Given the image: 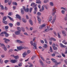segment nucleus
I'll list each match as a JSON object with an SVG mask.
<instances>
[{"instance_id":"41","label":"nucleus","mask_w":67,"mask_h":67,"mask_svg":"<svg viewBox=\"0 0 67 67\" xmlns=\"http://www.w3.org/2000/svg\"><path fill=\"white\" fill-rule=\"evenodd\" d=\"M61 12L63 14H65V11L63 10H61Z\"/></svg>"},{"instance_id":"23","label":"nucleus","mask_w":67,"mask_h":67,"mask_svg":"<svg viewBox=\"0 0 67 67\" xmlns=\"http://www.w3.org/2000/svg\"><path fill=\"white\" fill-rule=\"evenodd\" d=\"M55 21L56 20L55 19H53L52 20V21L51 22V23H52V24H54V23H55Z\"/></svg>"},{"instance_id":"53","label":"nucleus","mask_w":67,"mask_h":67,"mask_svg":"<svg viewBox=\"0 0 67 67\" xmlns=\"http://www.w3.org/2000/svg\"><path fill=\"white\" fill-rule=\"evenodd\" d=\"M32 8H30V10H29V12L31 13V11H32Z\"/></svg>"},{"instance_id":"22","label":"nucleus","mask_w":67,"mask_h":67,"mask_svg":"<svg viewBox=\"0 0 67 67\" xmlns=\"http://www.w3.org/2000/svg\"><path fill=\"white\" fill-rule=\"evenodd\" d=\"M49 4L51 7H53L54 6V4L53 3V2H50Z\"/></svg>"},{"instance_id":"64","label":"nucleus","mask_w":67,"mask_h":67,"mask_svg":"<svg viewBox=\"0 0 67 67\" xmlns=\"http://www.w3.org/2000/svg\"><path fill=\"white\" fill-rule=\"evenodd\" d=\"M58 66L57 64H55L52 67H57Z\"/></svg>"},{"instance_id":"57","label":"nucleus","mask_w":67,"mask_h":67,"mask_svg":"<svg viewBox=\"0 0 67 67\" xmlns=\"http://www.w3.org/2000/svg\"><path fill=\"white\" fill-rule=\"evenodd\" d=\"M40 58H41V59H42V60H43V61H45V60H44V58L42 56L40 57Z\"/></svg>"},{"instance_id":"30","label":"nucleus","mask_w":67,"mask_h":67,"mask_svg":"<svg viewBox=\"0 0 67 67\" xmlns=\"http://www.w3.org/2000/svg\"><path fill=\"white\" fill-rule=\"evenodd\" d=\"M21 30L23 32H25V29L23 27L21 28Z\"/></svg>"},{"instance_id":"26","label":"nucleus","mask_w":67,"mask_h":67,"mask_svg":"<svg viewBox=\"0 0 67 67\" xmlns=\"http://www.w3.org/2000/svg\"><path fill=\"white\" fill-rule=\"evenodd\" d=\"M29 22H30L31 25H33V22L30 19L29 20Z\"/></svg>"},{"instance_id":"16","label":"nucleus","mask_w":67,"mask_h":67,"mask_svg":"<svg viewBox=\"0 0 67 67\" xmlns=\"http://www.w3.org/2000/svg\"><path fill=\"white\" fill-rule=\"evenodd\" d=\"M50 41H56V39L53 37H51L50 38Z\"/></svg>"},{"instance_id":"1","label":"nucleus","mask_w":67,"mask_h":67,"mask_svg":"<svg viewBox=\"0 0 67 67\" xmlns=\"http://www.w3.org/2000/svg\"><path fill=\"white\" fill-rule=\"evenodd\" d=\"M17 48L18 50L19 51H21L22 49H26V47L24 46V47L22 46H20L19 47H17Z\"/></svg>"},{"instance_id":"8","label":"nucleus","mask_w":67,"mask_h":67,"mask_svg":"<svg viewBox=\"0 0 67 67\" xmlns=\"http://www.w3.org/2000/svg\"><path fill=\"white\" fill-rule=\"evenodd\" d=\"M26 55H27L26 52H24L22 54L24 58L25 57V56H26Z\"/></svg>"},{"instance_id":"17","label":"nucleus","mask_w":67,"mask_h":67,"mask_svg":"<svg viewBox=\"0 0 67 67\" xmlns=\"http://www.w3.org/2000/svg\"><path fill=\"white\" fill-rule=\"evenodd\" d=\"M60 45L61 47H66V46H64L63 44L62 43H60Z\"/></svg>"},{"instance_id":"55","label":"nucleus","mask_w":67,"mask_h":67,"mask_svg":"<svg viewBox=\"0 0 67 67\" xmlns=\"http://www.w3.org/2000/svg\"><path fill=\"white\" fill-rule=\"evenodd\" d=\"M51 60H52V61L53 62H55V59H54L52 58V59H51Z\"/></svg>"},{"instance_id":"48","label":"nucleus","mask_w":67,"mask_h":67,"mask_svg":"<svg viewBox=\"0 0 67 67\" xmlns=\"http://www.w3.org/2000/svg\"><path fill=\"white\" fill-rule=\"evenodd\" d=\"M10 1V0H5V3H7L8 2Z\"/></svg>"},{"instance_id":"15","label":"nucleus","mask_w":67,"mask_h":67,"mask_svg":"<svg viewBox=\"0 0 67 67\" xmlns=\"http://www.w3.org/2000/svg\"><path fill=\"white\" fill-rule=\"evenodd\" d=\"M16 41L17 43H18L19 44H22L23 43V42H22V41L19 40H17Z\"/></svg>"},{"instance_id":"24","label":"nucleus","mask_w":67,"mask_h":67,"mask_svg":"<svg viewBox=\"0 0 67 67\" xmlns=\"http://www.w3.org/2000/svg\"><path fill=\"white\" fill-rule=\"evenodd\" d=\"M28 64L29 65H30L29 66V67H33V64H31V63L30 62H28Z\"/></svg>"},{"instance_id":"20","label":"nucleus","mask_w":67,"mask_h":67,"mask_svg":"<svg viewBox=\"0 0 67 67\" xmlns=\"http://www.w3.org/2000/svg\"><path fill=\"white\" fill-rule=\"evenodd\" d=\"M40 0H37L36 3H38L39 4H41V2L40 1Z\"/></svg>"},{"instance_id":"9","label":"nucleus","mask_w":67,"mask_h":67,"mask_svg":"<svg viewBox=\"0 0 67 67\" xmlns=\"http://www.w3.org/2000/svg\"><path fill=\"white\" fill-rule=\"evenodd\" d=\"M47 28L44 30V32H47L49 31V27L47 26Z\"/></svg>"},{"instance_id":"59","label":"nucleus","mask_w":67,"mask_h":67,"mask_svg":"<svg viewBox=\"0 0 67 67\" xmlns=\"http://www.w3.org/2000/svg\"><path fill=\"white\" fill-rule=\"evenodd\" d=\"M9 62V60H6L4 62L5 63H7L8 62Z\"/></svg>"},{"instance_id":"5","label":"nucleus","mask_w":67,"mask_h":67,"mask_svg":"<svg viewBox=\"0 0 67 67\" xmlns=\"http://www.w3.org/2000/svg\"><path fill=\"white\" fill-rule=\"evenodd\" d=\"M45 24H43L42 25L40 26L39 27V29H42L43 28H44V27H45Z\"/></svg>"},{"instance_id":"56","label":"nucleus","mask_w":67,"mask_h":67,"mask_svg":"<svg viewBox=\"0 0 67 67\" xmlns=\"http://www.w3.org/2000/svg\"><path fill=\"white\" fill-rule=\"evenodd\" d=\"M44 6L43 5L42 7V9L43 11L44 10Z\"/></svg>"},{"instance_id":"31","label":"nucleus","mask_w":67,"mask_h":67,"mask_svg":"<svg viewBox=\"0 0 67 67\" xmlns=\"http://www.w3.org/2000/svg\"><path fill=\"white\" fill-rule=\"evenodd\" d=\"M22 20L24 22V23H26V20L24 19L23 18L22 19Z\"/></svg>"},{"instance_id":"61","label":"nucleus","mask_w":67,"mask_h":67,"mask_svg":"<svg viewBox=\"0 0 67 67\" xmlns=\"http://www.w3.org/2000/svg\"><path fill=\"white\" fill-rule=\"evenodd\" d=\"M6 46L7 48H8L9 49V48H10V47L9 45H7Z\"/></svg>"},{"instance_id":"38","label":"nucleus","mask_w":67,"mask_h":67,"mask_svg":"<svg viewBox=\"0 0 67 67\" xmlns=\"http://www.w3.org/2000/svg\"><path fill=\"white\" fill-rule=\"evenodd\" d=\"M17 30H18V31H21V28L20 27H17Z\"/></svg>"},{"instance_id":"54","label":"nucleus","mask_w":67,"mask_h":67,"mask_svg":"<svg viewBox=\"0 0 67 67\" xmlns=\"http://www.w3.org/2000/svg\"><path fill=\"white\" fill-rule=\"evenodd\" d=\"M0 7L2 10H4V7H3V6H2V5H1Z\"/></svg>"},{"instance_id":"58","label":"nucleus","mask_w":67,"mask_h":67,"mask_svg":"<svg viewBox=\"0 0 67 67\" xmlns=\"http://www.w3.org/2000/svg\"><path fill=\"white\" fill-rule=\"evenodd\" d=\"M65 54H67V47H66L65 48Z\"/></svg>"},{"instance_id":"7","label":"nucleus","mask_w":67,"mask_h":67,"mask_svg":"<svg viewBox=\"0 0 67 67\" xmlns=\"http://www.w3.org/2000/svg\"><path fill=\"white\" fill-rule=\"evenodd\" d=\"M10 62L11 63H15L16 62H18V60H10Z\"/></svg>"},{"instance_id":"3","label":"nucleus","mask_w":67,"mask_h":67,"mask_svg":"<svg viewBox=\"0 0 67 67\" xmlns=\"http://www.w3.org/2000/svg\"><path fill=\"white\" fill-rule=\"evenodd\" d=\"M23 9H24V10L26 12H27L29 11V9L28 8H26V9H25V7L23 6Z\"/></svg>"},{"instance_id":"63","label":"nucleus","mask_w":67,"mask_h":67,"mask_svg":"<svg viewBox=\"0 0 67 67\" xmlns=\"http://www.w3.org/2000/svg\"><path fill=\"white\" fill-rule=\"evenodd\" d=\"M13 51V49H9V52H12Z\"/></svg>"},{"instance_id":"12","label":"nucleus","mask_w":67,"mask_h":67,"mask_svg":"<svg viewBox=\"0 0 67 67\" xmlns=\"http://www.w3.org/2000/svg\"><path fill=\"white\" fill-rule=\"evenodd\" d=\"M15 35H19V34H20V31H15Z\"/></svg>"},{"instance_id":"45","label":"nucleus","mask_w":67,"mask_h":67,"mask_svg":"<svg viewBox=\"0 0 67 67\" xmlns=\"http://www.w3.org/2000/svg\"><path fill=\"white\" fill-rule=\"evenodd\" d=\"M1 56L2 58H4L5 57V55L4 54H2Z\"/></svg>"},{"instance_id":"25","label":"nucleus","mask_w":67,"mask_h":67,"mask_svg":"<svg viewBox=\"0 0 67 67\" xmlns=\"http://www.w3.org/2000/svg\"><path fill=\"white\" fill-rule=\"evenodd\" d=\"M4 46H3V48L4 51H7V48L5 47V46H4Z\"/></svg>"},{"instance_id":"32","label":"nucleus","mask_w":67,"mask_h":67,"mask_svg":"<svg viewBox=\"0 0 67 67\" xmlns=\"http://www.w3.org/2000/svg\"><path fill=\"white\" fill-rule=\"evenodd\" d=\"M49 1V0H47V1L46 0H44V3H46L47 2H48Z\"/></svg>"},{"instance_id":"39","label":"nucleus","mask_w":67,"mask_h":67,"mask_svg":"<svg viewBox=\"0 0 67 67\" xmlns=\"http://www.w3.org/2000/svg\"><path fill=\"white\" fill-rule=\"evenodd\" d=\"M22 63H19L18 64V66H19V67H21L22 66Z\"/></svg>"},{"instance_id":"37","label":"nucleus","mask_w":67,"mask_h":67,"mask_svg":"<svg viewBox=\"0 0 67 67\" xmlns=\"http://www.w3.org/2000/svg\"><path fill=\"white\" fill-rule=\"evenodd\" d=\"M13 4H14V5H18L17 3L15 2H13Z\"/></svg>"},{"instance_id":"62","label":"nucleus","mask_w":67,"mask_h":67,"mask_svg":"<svg viewBox=\"0 0 67 67\" xmlns=\"http://www.w3.org/2000/svg\"><path fill=\"white\" fill-rule=\"evenodd\" d=\"M40 42L41 43H42V44H43V43H44L43 40H40Z\"/></svg>"},{"instance_id":"50","label":"nucleus","mask_w":67,"mask_h":67,"mask_svg":"<svg viewBox=\"0 0 67 67\" xmlns=\"http://www.w3.org/2000/svg\"><path fill=\"white\" fill-rule=\"evenodd\" d=\"M16 24L18 26H19L20 25V23L19 22H17L16 23Z\"/></svg>"},{"instance_id":"49","label":"nucleus","mask_w":67,"mask_h":67,"mask_svg":"<svg viewBox=\"0 0 67 67\" xmlns=\"http://www.w3.org/2000/svg\"><path fill=\"white\" fill-rule=\"evenodd\" d=\"M62 33L63 34H65L66 32V31L64 30H62Z\"/></svg>"},{"instance_id":"13","label":"nucleus","mask_w":67,"mask_h":67,"mask_svg":"<svg viewBox=\"0 0 67 67\" xmlns=\"http://www.w3.org/2000/svg\"><path fill=\"white\" fill-rule=\"evenodd\" d=\"M53 17L52 16H50V17L49 18V19L48 20V22H51L52 21V20L53 19Z\"/></svg>"},{"instance_id":"36","label":"nucleus","mask_w":67,"mask_h":67,"mask_svg":"<svg viewBox=\"0 0 67 67\" xmlns=\"http://www.w3.org/2000/svg\"><path fill=\"white\" fill-rule=\"evenodd\" d=\"M8 18H9V19H10V20H11V21H13V19H12V18H11V17H10V16H8Z\"/></svg>"},{"instance_id":"18","label":"nucleus","mask_w":67,"mask_h":67,"mask_svg":"<svg viewBox=\"0 0 67 67\" xmlns=\"http://www.w3.org/2000/svg\"><path fill=\"white\" fill-rule=\"evenodd\" d=\"M21 13L22 14H24V10H23V8H21Z\"/></svg>"},{"instance_id":"44","label":"nucleus","mask_w":67,"mask_h":67,"mask_svg":"<svg viewBox=\"0 0 67 67\" xmlns=\"http://www.w3.org/2000/svg\"><path fill=\"white\" fill-rule=\"evenodd\" d=\"M12 2V1L10 0V1H8V4L9 5H10L11 3V2Z\"/></svg>"},{"instance_id":"10","label":"nucleus","mask_w":67,"mask_h":67,"mask_svg":"<svg viewBox=\"0 0 67 67\" xmlns=\"http://www.w3.org/2000/svg\"><path fill=\"white\" fill-rule=\"evenodd\" d=\"M43 6H44V7H45L46 9H47V10H48V4H46L45 5H43Z\"/></svg>"},{"instance_id":"11","label":"nucleus","mask_w":67,"mask_h":67,"mask_svg":"<svg viewBox=\"0 0 67 67\" xmlns=\"http://www.w3.org/2000/svg\"><path fill=\"white\" fill-rule=\"evenodd\" d=\"M39 62L41 64V65H42V66H43V67L45 65H44V64L43 63V62H42V60H39Z\"/></svg>"},{"instance_id":"40","label":"nucleus","mask_w":67,"mask_h":67,"mask_svg":"<svg viewBox=\"0 0 67 67\" xmlns=\"http://www.w3.org/2000/svg\"><path fill=\"white\" fill-rule=\"evenodd\" d=\"M35 58V55H33L31 59L32 60H33V59H34V58Z\"/></svg>"},{"instance_id":"46","label":"nucleus","mask_w":67,"mask_h":67,"mask_svg":"<svg viewBox=\"0 0 67 67\" xmlns=\"http://www.w3.org/2000/svg\"><path fill=\"white\" fill-rule=\"evenodd\" d=\"M7 19V17L6 16H4L3 18V20H5Z\"/></svg>"},{"instance_id":"21","label":"nucleus","mask_w":67,"mask_h":67,"mask_svg":"<svg viewBox=\"0 0 67 67\" xmlns=\"http://www.w3.org/2000/svg\"><path fill=\"white\" fill-rule=\"evenodd\" d=\"M14 58L15 59H17L19 58V56L18 55H17L14 57Z\"/></svg>"},{"instance_id":"35","label":"nucleus","mask_w":67,"mask_h":67,"mask_svg":"<svg viewBox=\"0 0 67 67\" xmlns=\"http://www.w3.org/2000/svg\"><path fill=\"white\" fill-rule=\"evenodd\" d=\"M9 25L11 27H12L13 26V24L12 23H9Z\"/></svg>"},{"instance_id":"29","label":"nucleus","mask_w":67,"mask_h":67,"mask_svg":"<svg viewBox=\"0 0 67 67\" xmlns=\"http://www.w3.org/2000/svg\"><path fill=\"white\" fill-rule=\"evenodd\" d=\"M61 9L62 10H65V11H67V9L65 8H64L63 7H61Z\"/></svg>"},{"instance_id":"33","label":"nucleus","mask_w":67,"mask_h":67,"mask_svg":"<svg viewBox=\"0 0 67 67\" xmlns=\"http://www.w3.org/2000/svg\"><path fill=\"white\" fill-rule=\"evenodd\" d=\"M3 22L4 24H7V21L5 20H3Z\"/></svg>"},{"instance_id":"34","label":"nucleus","mask_w":67,"mask_h":67,"mask_svg":"<svg viewBox=\"0 0 67 67\" xmlns=\"http://www.w3.org/2000/svg\"><path fill=\"white\" fill-rule=\"evenodd\" d=\"M58 36V37L59 38H60L61 37V36H60V35L59 34V32H58L57 33Z\"/></svg>"},{"instance_id":"47","label":"nucleus","mask_w":67,"mask_h":67,"mask_svg":"<svg viewBox=\"0 0 67 67\" xmlns=\"http://www.w3.org/2000/svg\"><path fill=\"white\" fill-rule=\"evenodd\" d=\"M50 51L51 52H53V50H52V48L51 47H50Z\"/></svg>"},{"instance_id":"14","label":"nucleus","mask_w":67,"mask_h":67,"mask_svg":"<svg viewBox=\"0 0 67 67\" xmlns=\"http://www.w3.org/2000/svg\"><path fill=\"white\" fill-rule=\"evenodd\" d=\"M16 18H17L19 19L20 20H21V17L20 16V15H19L16 14Z\"/></svg>"},{"instance_id":"52","label":"nucleus","mask_w":67,"mask_h":67,"mask_svg":"<svg viewBox=\"0 0 67 67\" xmlns=\"http://www.w3.org/2000/svg\"><path fill=\"white\" fill-rule=\"evenodd\" d=\"M53 48L54 50H57L58 49L57 47H54Z\"/></svg>"},{"instance_id":"43","label":"nucleus","mask_w":67,"mask_h":67,"mask_svg":"<svg viewBox=\"0 0 67 67\" xmlns=\"http://www.w3.org/2000/svg\"><path fill=\"white\" fill-rule=\"evenodd\" d=\"M47 47V46L46 44H45L44 46H43V47H44V48H46Z\"/></svg>"},{"instance_id":"4","label":"nucleus","mask_w":67,"mask_h":67,"mask_svg":"<svg viewBox=\"0 0 67 67\" xmlns=\"http://www.w3.org/2000/svg\"><path fill=\"white\" fill-rule=\"evenodd\" d=\"M3 40L4 41V42L5 43H6V44H7L8 43V42H10V41L9 39H7V38H3Z\"/></svg>"},{"instance_id":"6","label":"nucleus","mask_w":67,"mask_h":67,"mask_svg":"<svg viewBox=\"0 0 67 67\" xmlns=\"http://www.w3.org/2000/svg\"><path fill=\"white\" fill-rule=\"evenodd\" d=\"M37 18L38 21H39V24H40L41 22V19H40V16H37Z\"/></svg>"},{"instance_id":"28","label":"nucleus","mask_w":67,"mask_h":67,"mask_svg":"<svg viewBox=\"0 0 67 67\" xmlns=\"http://www.w3.org/2000/svg\"><path fill=\"white\" fill-rule=\"evenodd\" d=\"M34 46H37V43H36V42H35L34 43H33L32 44V45Z\"/></svg>"},{"instance_id":"27","label":"nucleus","mask_w":67,"mask_h":67,"mask_svg":"<svg viewBox=\"0 0 67 67\" xmlns=\"http://www.w3.org/2000/svg\"><path fill=\"white\" fill-rule=\"evenodd\" d=\"M4 34H5V35L6 37H8V36H9V34L7 33L6 32H5V33H4Z\"/></svg>"},{"instance_id":"51","label":"nucleus","mask_w":67,"mask_h":67,"mask_svg":"<svg viewBox=\"0 0 67 67\" xmlns=\"http://www.w3.org/2000/svg\"><path fill=\"white\" fill-rule=\"evenodd\" d=\"M33 48L34 49H37V47H36V46H34L33 47Z\"/></svg>"},{"instance_id":"19","label":"nucleus","mask_w":67,"mask_h":67,"mask_svg":"<svg viewBox=\"0 0 67 67\" xmlns=\"http://www.w3.org/2000/svg\"><path fill=\"white\" fill-rule=\"evenodd\" d=\"M5 33V31H4L2 32L0 34V36H4V35L3 34H4V33Z\"/></svg>"},{"instance_id":"42","label":"nucleus","mask_w":67,"mask_h":67,"mask_svg":"<svg viewBox=\"0 0 67 67\" xmlns=\"http://www.w3.org/2000/svg\"><path fill=\"white\" fill-rule=\"evenodd\" d=\"M64 20L65 21H67V17H65L64 18Z\"/></svg>"},{"instance_id":"2","label":"nucleus","mask_w":67,"mask_h":67,"mask_svg":"<svg viewBox=\"0 0 67 67\" xmlns=\"http://www.w3.org/2000/svg\"><path fill=\"white\" fill-rule=\"evenodd\" d=\"M52 15H54L55 13H56V9L54 8L52 9Z\"/></svg>"},{"instance_id":"60","label":"nucleus","mask_w":67,"mask_h":67,"mask_svg":"<svg viewBox=\"0 0 67 67\" xmlns=\"http://www.w3.org/2000/svg\"><path fill=\"white\" fill-rule=\"evenodd\" d=\"M37 15H40L41 14V13L39 12H38L37 13Z\"/></svg>"}]
</instances>
